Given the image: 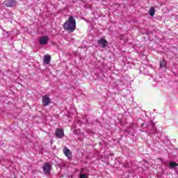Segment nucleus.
<instances>
[{"instance_id":"2eb2a0df","label":"nucleus","mask_w":178,"mask_h":178,"mask_svg":"<svg viewBox=\"0 0 178 178\" xmlns=\"http://www.w3.org/2000/svg\"><path fill=\"white\" fill-rule=\"evenodd\" d=\"M129 127H130L131 129H133V127H134V124H131L129 125Z\"/></svg>"},{"instance_id":"dca6fc26","label":"nucleus","mask_w":178,"mask_h":178,"mask_svg":"<svg viewBox=\"0 0 178 178\" xmlns=\"http://www.w3.org/2000/svg\"><path fill=\"white\" fill-rule=\"evenodd\" d=\"M158 77L160 79V80L157 81L156 79L155 80V81H161L162 80V78H161L160 76H158Z\"/></svg>"},{"instance_id":"7ed1b4c3","label":"nucleus","mask_w":178,"mask_h":178,"mask_svg":"<svg viewBox=\"0 0 178 178\" xmlns=\"http://www.w3.org/2000/svg\"><path fill=\"white\" fill-rule=\"evenodd\" d=\"M44 175H51V170H52V165L49 163H45L42 167Z\"/></svg>"},{"instance_id":"f8f14e48","label":"nucleus","mask_w":178,"mask_h":178,"mask_svg":"<svg viewBox=\"0 0 178 178\" xmlns=\"http://www.w3.org/2000/svg\"><path fill=\"white\" fill-rule=\"evenodd\" d=\"M51 62V56L49 55H44V63L46 65H48Z\"/></svg>"},{"instance_id":"f3484780","label":"nucleus","mask_w":178,"mask_h":178,"mask_svg":"<svg viewBox=\"0 0 178 178\" xmlns=\"http://www.w3.org/2000/svg\"><path fill=\"white\" fill-rule=\"evenodd\" d=\"M145 123H143L142 124H141V127H144V125H145Z\"/></svg>"},{"instance_id":"6e6552de","label":"nucleus","mask_w":178,"mask_h":178,"mask_svg":"<svg viewBox=\"0 0 178 178\" xmlns=\"http://www.w3.org/2000/svg\"><path fill=\"white\" fill-rule=\"evenodd\" d=\"M98 44L101 48H106L108 46V41L105 39H100L98 40Z\"/></svg>"},{"instance_id":"9d476101","label":"nucleus","mask_w":178,"mask_h":178,"mask_svg":"<svg viewBox=\"0 0 178 178\" xmlns=\"http://www.w3.org/2000/svg\"><path fill=\"white\" fill-rule=\"evenodd\" d=\"M63 153L65 154V156L68 158V159H72V152L70 151V149L65 147L63 149Z\"/></svg>"},{"instance_id":"423d86ee","label":"nucleus","mask_w":178,"mask_h":178,"mask_svg":"<svg viewBox=\"0 0 178 178\" xmlns=\"http://www.w3.org/2000/svg\"><path fill=\"white\" fill-rule=\"evenodd\" d=\"M42 102L44 106H48V105L51 104V98H49L48 95H45L44 96L42 97Z\"/></svg>"},{"instance_id":"f03ea898","label":"nucleus","mask_w":178,"mask_h":178,"mask_svg":"<svg viewBox=\"0 0 178 178\" xmlns=\"http://www.w3.org/2000/svg\"><path fill=\"white\" fill-rule=\"evenodd\" d=\"M148 130H149V134H159V131L156 130V127H155V124L154 122H150V126L147 127Z\"/></svg>"},{"instance_id":"1a4fd4ad","label":"nucleus","mask_w":178,"mask_h":178,"mask_svg":"<svg viewBox=\"0 0 178 178\" xmlns=\"http://www.w3.org/2000/svg\"><path fill=\"white\" fill-rule=\"evenodd\" d=\"M177 166H178V163H176V161H171L169 162V164H168L169 169L175 170Z\"/></svg>"},{"instance_id":"0eeeda50","label":"nucleus","mask_w":178,"mask_h":178,"mask_svg":"<svg viewBox=\"0 0 178 178\" xmlns=\"http://www.w3.org/2000/svg\"><path fill=\"white\" fill-rule=\"evenodd\" d=\"M17 3L16 0H8L6 1L5 5L6 8H13V6H16Z\"/></svg>"},{"instance_id":"39448f33","label":"nucleus","mask_w":178,"mask_h":178,"mask_svg":"<svg viewBox=\"0 0 178 178\" xmlns=\"http://www.w3.org/2000/svg\"><path fill=\"white\" fill-rule=\"evenodd\" d=\"M49 41V36H42L39 39V42L40 45H47L48 44V42Z\"/></svg>"},{"instance_id":"9b49d317","label":"nucleus","mask_w":178,"mask_h":178,"mask_svg":"<svg viewBox=\"0 0 178 178\" xmlns=\"http://www.w3.org/2000/svg\"><path fill=\"white\" fill-rule=\"evenodd\" d=\"M167 65L168 63H166V60H160V69H166Z\"/></svg>"},{"instance_id":"ddd939ff","label":"nucleus","mask_w":178,"mask_h":178,"mask_svg":"<svg viewBox=\"0 0 178 178\" xmlns=\"http://www.w3.org/2000/svg\"><path fill=\"white\" fill-rule=\"evenodd\" d=\"M149 15L150 16H154L155 15V8L153 7H151L149 10Z\"/></svg>"},{"instance_id":"4468645a","label":"nucleus","mask_w":178,"mask_h":178,"mask_svg":"<svg viewBox=\"0 0 178 178\" xmlns=\"http://www.w3.org/2000/svg\"><path fill=\"white\" fill-rule=\"evenodd\" d=\"M79 178H88V175L86 173H81Z\"/></svg>"},{"instance_id":"f257e3e1","label":"nucleus","mask_w":178,"mask_h":178,"mask_svg":"<svg viewBox=\"0 0 178 178\" xmlns=\"http://www.w3.org/2000/svg\"><path fill=\"white\" fill-rule=\"evenodd\" d=\"M63 29L70 33H73L76 30V19L74 17L70 16L68 20L63 24Z\"/></svg>"},{"instance_id":"20e7f679","label":"nucleus","mask_w":178,"mask_h":178,"mask_svg":"<svg viewBox=\"0 0 178 178\" xmlns=\"http://www.w3.org/2000/svg\"><path fill=\"white\" fill-rule=\"evenodd\" d=\"M55 136L57 138H63L65 137L63 129L57 128L56 129Z\"/></svg>"}]
</instances>
